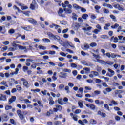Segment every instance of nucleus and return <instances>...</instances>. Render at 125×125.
<instances>
[{"label":"nucleus","mask_w":125,"mask_h":125,"mask_svg":"<svg viewBox=\"0 0 125 125\" xmlns=\"http://www.w3.org/2000/svg\"><path fill=\"white\" fill-rule=\"evenodd\" d=\"M83 19H84V20H86L87 19V18L88 17V15L87 14H83L82 16Z\"/></svg>","instance_id":"nucleus-25"},{"label":"nucleus","mask_w":125,"mask_h":125,"mask_svg":"<svg viewBox=\"0 0 125 125\" xmlns=\"http://www.w3.org/2000/svg\"><path fill=\"white\" fill-rule=\"evenodd\" d=\"M42 41L45 43H48V42H50V40L47 38H44L42 39Z\"/></svg>","instance_id":"nucleus-24"},{"label":"nucleus","mask_w":125,"mask_h":125,"mask_svg":"<svg viewBox=\"0 0 125 125\" xmlns=\"http://www.w3.org/2000/svg\"><path fill=\"white\" fill-rule=\"evenodd\" d=\"M72 27L74 30H75V31H78L80 27H81V25H80V24L78 23H75L72 25Z\"/></svg>","instance_id":"nucleus-5"},{"label":"nucleus","mask_w":125,"mask_h":125,"mask_svg":"<svg viewBox=\"0 0 125 125\" xmlns=\"http://www.w3.org/2000/svg\"><path fill=\"white\" fill-rule=\"evenodd\" d=\"M118 41H119V39L117 38V37H115L114 38V41H113L114 43H117Z\"/></svg>","instance_id":"nucleus-60"},{"label":"nucleus","mask_w":125,"mask_h":125,"mask_svg":"<svg viewBox=\"0 0 125 125\" xmlns=\"http://www.w3.org/2000/svg\"><path fill=\"white\" fill-rule=\"evenodd\" d=\"M73 7L76 10H79V9H81V6L78 5L77 4H74L73 5Z\"/></svg>","instance_id":"nucleus-17"},{"label":"nucleus","mask_w":125,"mask_h":125,"mask_svg":"<svg viewBox=\"0 0 125 125\" xmlns=\"http://www.w3.org/2000/svg\"><path fill=\"white\" fill-rule=\"evenodd\" d=\"M38 47L40 48V49H42L43 50H45V49H46V47L42 45H39Z\"/></svg>","instance_id":"nucleus-44"},{"label":"nucleus","mask_w":125,"mask_h":125,"mask_svg":"<svg viewBox=\"0 0 125 125\" xmlns=\"http://www.w3.org/2000/svg\"><path fill=\"white\" fill-rule=\"evenodd\" d=\"M46 92H47V90H44L43 91H41V93L43 94V95H46Z\"/></svg>","instance_id":"nucleus-62"},{"label":"nucleus","mask_w":125,"mask_h":125,"mask_svg":"<svg viewBox=\"0 0 125 125\" xmlns=\"http://www.w3.org/2000/svg\"><path fill=\"white\" fill-rule=\"evenodd\" d=\"M104 65H114V62L112 61H108L105 62V64Z\"/></svg>","instance_id":"nucleus-23"},{"label":"nucleus","mask_w":125,"mask_h":125,"mask_svg":"<svg viewBox=\"0 0 125 125\" xmlns=\"http://www.w3.org/2000/svg\"><path fill=\"white\" fill-rule=\"evenodd\" d=\"M99 21H100V22L101 24H103V23H104V21H105V19L103 17H101L99 19Z\"/></svg>","instance_id":"nucleus-22"},{"label":"nucleus","mask_w":125,"mask_h":125,"mask_svg":"<svg viewBox=\"0 0 125 125\" xmlns=\"http://www.w3.org/2000/svg\"><path fill=\"white\" fill-rule=\"evenodd\" d=\"M55 125H61V122L60 121H56L54 123Z\"/></svg>","instance_id":"nucleus-64"},{"label":"nucleus","mask_w":125,"mask_h":125,"mask_svg":"<svg viewBox=\"0 0 125 125\" xmlns=\"http://www.w3.org/2000/svg\"><path fill=\"white\" fill-rule=\"evenodd\" d=\"M72 19L74 20H77V19H78V16L77 15V14H76V13H72Z\"/></svg>","instance_id":"nucleus-27"},{"label":"nucleus","mask_w":125,"mask_h":125,"mask_svg":"<svg viewBox=\"0 0 125 125\" xmlns=\"http://www.w3.org/2000/svg\"><path fill=\"white\" fill-rule=\"evenodd\" d=\"M10 123H11V124H12V125H16V122H15V121L14 120V119H10Z\"/></svg>","instance_id":"nucleus-47"},{"label":"nucleus","mask_w":125,"mask_h":125,"mask_svg":"<svg viewBox=\"0 0 125 125\" xmlns=\"http://www.w3.org/2000/svg\"><path fill=\"white\" fill-rule=\"evenodd\" d=\"M63 101L65 102L64 104H67L68 103V102L69 101V99L67 97H64L63 98Z\"/></svg>","instance_id":"nucleus-48"},{"label":"nucleus","mask_w":125,"mask_h":125,"mask_svg":"<svg viewBox=\"0 0 125 125\" xmlns=\"http://www.w3.org/2000/svg\"><path fill=\"white\" fill-rule=\"evenodd\" d=\"M108 71L111 74L109 76V77H113L115 75V71H114L113 70L108 68Z\"/></svg>","instance_id":"nucleus-15"},{"label":"nucleus","mask_w":125,"mask_h":125,"mask_svg":"<svg viewBox=\"0 0 125 125\" xmlns=\"http://www.w3.org/2000/svg\"><path fill=\"white\" fill-rule=\"evenodd\" d=\"M101 51L102 52V53L103 54V56H105V55H106V51L105 50H104V49H102L101 50Z\"/></svg>","instance_id":"nucleus-50"},{"label":"nucleus","mask_w":125,"mask_h":125,"mask_svg":"<svg viewBox=\"0 0 125 125\" xmlns=\"http://www.w3.org/2000/svg\"><path fill=\"white\" fill-rule=\"evenodd\" d=\"M29 70V68L26 66H23V71L27 72Z\"/></svg>","instance_id":"nucleus-61"},{"label":"nucleus","mask_w":125,"mask_h":125,"mask_svg":"<svg viewBox=\"0 0 125 125\" xmlns=\"http://www.w3.org/2000/svg\"><path fill=\"white\" fill-rule=\"evenodd\" d=\"M113 6L114 7H115V8H117L119 10H121L122 11H124V10H125V9L122 7L121 5H120V4H114Z\"/></svg>","instance_id":"nucleus-9"},{"label":"nucleus","mask_w":125,"mask_h":125,"mask_svg":"<svg viewBox=\"0 0 125 125\" xmlns=\"http://www.w3.org/2000/svg\"><path fill=\"white\" fill-rule=\"evenodd\" d=\"M64 10L65 12V13H67L68 14H71L72 13V10L69 8H64Z\"/></svg>","instance_id":"nucleus-18"},{"label":"nucleus","mask_w":125,"mask_h":125,"mask_svg":"<svg viewBox=\"0 0 125 125\" xmlns=\"http://www.w3.org/2000/svg\"><path fill=\"white\" fill-rule=\"evenodd\" d=\"M15 50H16V49L14 47H10L8 48V51H15Z\"/></svg>","instance_id":"nucleus-59"},{"label":"nucleus","mask_w":125,"mask_h":125,"mask_svg":"<svg viewBox=\"0 0 125 125\" xmlns=\"http://www.w3.org/2000/svg\"><path fill=\"white\" fill-rule=\"evenodd\" d=\"M100 38L101 39H109V37H108V36L106 35H102L100 36Z\"/></svg>","instance_id":"nucleus-37"},{"label":"nucleus","mask_w":125,"mask_h":125,"mask_svg":"<svg viewBox=\"0 0 125 125\" xmlns=\"http://www.w3.org/2000/svg\"><path fill=\"white\" fill-rule=\"evenodd\" d=\"M64 90L66 91V93H70V87H69V86H66L64 88Z\"/></svg>","instance_id":"nucleus-28"},{"label":"nucleus","mask_w":125,"mask_h":125,"mask_svg":"<svg viewBox=\"0 0 125 125\" xmlns=\"http://www.w3.org/2000/svg\"><path fill=\"white\" fill-rule=\"evenodd\" d=\"M27 21L29 23H31V24H33V25H36V24H37V21L32 18H28Z\"/></svg>","instance_id":"nucleus-6"},{"label":"nucleus","mask_w":125,"mask_h":125,"mask_svg":"<svg viewBox=\"0 0 125 125\" xmlns=\"http://www.w3.org/2000/svg\"><path fill=\"white\" fill-rule=\"evenodd\" d=\"M111 103H112V104L114 105V106H118V103L114 100L112 101L111 102Z\"/></svg>","instance_id":"nucleus-53"},{"label":"nucleus","mask_w":125,"mask_h":125,"mask_svg":"<svg viewBox=\"0 0 125 125\" xmlns=\"http://www.w3.org/2000/svg\"><path fill=\"white\" fill-rule=\"evenodd\" d=\"M90 46H91V47H95L97 46V44L96 42H92L90 44Z\"/></svg>","instance_id":"nucleus-36"},{"label":"nucleus","mask_w":125,"mask_h":125,"mask_svg":"<svg viewBox=\"0 0 125 125\" xmlns=\"http://www.w3.org/2000/svg\"><path fill=\"white\" fill-rule=\"evenodd\" d=\"M56 108L58 110H59V111H61L62 110V106H61V105H57Z\"/></svg>","instance_id":"nucleus-52"},{"label":"nucleus","mask_w":125,"mask_h":125,"mask_svg":"<svg viewBox=\"0 0 125 125\" xmlns=\"http://www.w3.org/2000/svg\"><path fill=\"white\" fill-rule=\"evenodd\" d=\"M101 82H102L101 80L99 79H96L95 80L96 83H101Z\"/></svg>","instance_id":"nucleus-54"},{"label":"nucleus","mask_w":125,"mask_h":125,"mask_svg":"<svg viewBox=\"0 0 125 125\" xmlns=\"http://www.w3.org/2000/svg\"><path fill=\"white\" fill-rule=\"evenodd\" d=\"M47 36H48V37H49V38H53V36H54V35H53L51 32H48L47 33Z\"/></svg>","instance_id":"nucleus-56"},{"label":"nucleus","mask_w":125,"mask_h":125,"mask_svg":"<svg viewBox=\"0 0 125 125\" xmlns=\"http://www.w3.org/2000/svg\"><path fill=\"white\" fill-rule=\"evenodd\" d=\"M19 49L20 50H24V52H28V50L27 49L26 46H23L20 45Z\"/></svg>","instance_id":"nucleus-11"},{"label":"nucleus","mask_w":125,"mask_h":125,"mask_svg":"<svg viewBox=\"0 0 125 125\" xmlns=\"http://www.w3.org/2000/svg\"><path fill=\"white\" fill-rule=\"evenodd\" d=\"M90 124H91V125H96V121H95L94 119H91L90 121Z\"/></svg>","instance_id":"nucleus-45"},{"label":"nucleus","mask_w":125,"mask_h":125,"mask_svg":"<svg viewBox=\"0 0 125 125\" xmlns=\"http://www.w3.org/2000/svg\"><path fill=\"white\" fill-rule=\"evenodd\" d=\"M93 56L96 58V59H100L101 57L99 55H95L94 53H93Z\"/></svg>","instance_id":"nucleus-34"},{"label":"nucleus","mask_w":125,"mask_h":125,"mask_svg":"<svg viewBox=\"0 0 125 125\" xmlns=\"http://www.w3.org/2000/svg\"><path fill=\"white\" fill-rule=\"evenodd\" d=\"M106 92H111L112 91V89L111 88H106L105 89Z\"/></svg>","instance_id":"nucleus-63"},{"label":"nucleus","mask_w":125,"mask_h":125,"mask_svg":"<svg viewBox=\"0 0 125 125\" xmlns=\"http://www.w3.org/2000/svg\"><path fill=\"white\" fill-rule=\"evenodd\" d=\"M9 34L12 35V34H14L15 33V30L13 29H11L8 31Z\"/></svg>","instance_id":"nucleus-38"},{"label":"nucleus","mask_w":125,"mask_h":125,"mask_svg":"<svg viewBox=\"0 0 125 125\" xmlns=\"http://www.w3.org/2000/svg\"><path fill=\"white\" fill-rule=\"evenodd\" d=\"M81 63L82 64H83V65H86V66H92V64L91 63H86V62H85V61H81Z\"/></svg>","instance_id":"nucleus-30"},{"label":"nucleus","mask_w":125,"mask_h":125,"mask_svg":"<svg viewBox=\"0 0 125 125\" xmlns=\"http://www.w3.org/2000/svg\"><path fill=\"white\" fill-rule=\"evenodd\" d=\"M90 108L91 110H95L96 106L94 104H90Z\"/></svg>","instance_id":"nucleus-51"},{"label":"nucleus","mask_w":125,"mask_h":125,"mask_svg":"<svg viewBox=\"0 0 125 125\" xmlns=\"http://www.w3.org/2000/svg\"><path fill=\"white\" fill-rule=\"evenodd\" d=\"M94 93L95 95H98L100 94V93H101V92L100 91L96 90L94 92Z\"/></svg>","instance_id":"nucleus-58"},{"label":"nucleus","mask_w":125,"mask_h":125,"mask_svg":"<svg viewBox=\"0 0 125 125\" xmlns=\"http://www.w3.org/2000/svg\"><path fill=\"white\" fill-rule=\"evenodd\" d=\"M16 100V96H12L11 98L9 99L8 103L9 105H11L13 102Z\"/></svg>","instance_id":"nucleus-4"},{"label":"nucleus","mask_w":125,"mask_h":125,"mask_svg":"<svg viewBox=\"0 0 125 125\" xmlns=\"http://www.w3.org/2000/svg\"><path fill=\"white\" fill-rule=\"evenodd\" d=\"M66 43L68 44V45H69V46H70V47H72V48H75V46H74V45L72 43H70V42H69L68 41H67Z\"/></svg>","instance_id":"nucleus-39"},{"label":"nucleus","mask_w":125,"mask_h":125,"mask_svg":"<svg viewBox=\"0 0 125 125\" xmlns=\"http://www.w3.org/2000/svg\"><path fill=\"white\" fill-rule=\"evenodd\" d=\"M118 27H119V24L115 23L114 25H112L111 28H112V29H116Z\"/></svg>","instance_id":"nucleus-40"},{"label":"nucleus","mask_w":125,"mask_h":125,"mask_svg":"<svg viewBox=\"0 0 125 125\" xmlns=\"http://www.w3.org/2000/svg\"><path fill=\"white\" fill-rule=\"evenodd\" d=\"M0 100L5 101L6 100V96L2 94H0Z\"/></svg>","instance_id":"nucleus-13"},{"label":"nucleus","mask_w":125,"mask_h":125,"mask_svg":"<svg viewBox=\"0 0 125 125\" xmlns=\"http://www.w3.org/2000/svg\"><path fill=\"white\" fill-rule=\"evenodd\" d=\"M13 8L14 9H17V10H18V12H19V13H20V12H22V13L23 14H25V15H26V16H30V13H31V11H25L23 12L22 11H21L20 9H19V8L17 7V6H13Z\"/></svg>","instance_id":"nucleus-1"},{"label":"nucleus","mask_w":125,"mask_h":125,"mask_svg":"<svg viewBox=\"0 0 125 125\" xmlns=\"http://www.w3.org/2000/svg\"><path fill=\"white\" fill-rule=\"evenodd\" d=\"M101 7L98 5H96L95 6V9L97 10V12L99 13V9H100Z\"/></svg>","instance_id":"nucleus-41"},{"label":"nucleus","mask_w":125,"mask_h":125,"mask_svg":"<svg viewBox=\"0 0 125 125\" xmlns=\"http://www.w3.org/2000/svg\"><path fill=\"white\" fill-rule=\"evenodd\" d=\"M48 100L49 101V104L51 106H52L55 103L54 101H53V98H52V97H50L49 98Z\"/></svg>","instance_id":"nucleus-14"},{"label":"nucleus","mask_w":125,"mask_h":125,"mask_svg":"<svg viewBox=\"0 0 125 125\" xmlns=\"http://www.w3.org/2000/svg\"><path fill=\"white\" fill-rule=\"evenodd\" d=\"M16 88L17 90H19V91H20V90H22V87H21L19 85L16 86Z\"/></svg>","instance_id":"nucleus-57"},{"label":"nucleus","mask_w":125,"mask_h":125,"mask_svg":"<svg viewBox=\"0 0 125 125\" xmlns=\"http://www.w3.org/2000/svg\"><path fill=\"white\" fill-rule=\"evenodd\" d=\"M63 72L65 73H71V70L67 68H64L63 69Z\"/></svg>","instance_id":"nucleus-49"},{"label":"nucleus","mask_w":125,"mask_h":125,"mask_svg":"<svg viewBox=\"0 0 125 125\" xmlns=\"http://www.w3.org/2000/svg\"><path fill=\"white\" fill-rule=\"evenodd\" d=\"M95 62H97V63H100V64H102V65H104L106 64V62L105 61H103L102 60H99L98 59H96L94 61Z\"/></svg>","instance_id":"nucleus-8"},{"label":"nucleus","mask_w":125,"mask_h":125,"mask_svg":"<svg viewBox=\"0 0 125 125\" xmlns=\"http://www.w3.org/2000/svg\"><path fill=\"white\" fill-rule=\"evenodd\" d=\"M53 39L55 40L59 41L60 40V37L57 35H53V37H52Z\"/></svg>","instance_id":"nucleus-31"},{"label":"nucleus","mask_w":125,"mask_h":125,"mask_svg":"<svg viewBox=\"0 0 125 125\" xmlns=\"http://www.w3.org/2000/svg\"><path fill=\"white\" fill-rule=\"evenodd\" d=\"M64 87H65V85H64V84H61L59 86V88L60 90H63Z\"/></svg>","instance_id":"nucleus-29"},{"label":"nucleus","mask_w":125,"mask_h":125,"mask_svg":"<svg viewBox=\"0 0 125 125\" xmlns=\"http://www.w3.org/2000/svg\"><path fill=\"white\" fill-rule=\"evenodd\" d=\"M23 84L24 86H25V87H26V88H28L29 87V83H28V81H27V80L23 82Z\"/></svg>","instance_id":"nucleus-21"},{"label":"nucleus","mask_w":125,"mask_h":125,"mask_svg":"<svg viewBox=\"0 0 125 125\" xmlns=\"http://www.w3.org/2000/svg\"><path fill=\"white\" fill-rule=\"evenodd\" d=\"M110 18H111V19H112L114 22H117V19H116V17L115 16H114L113 15H110Z\"/></svg>","instance_id":"nucleus-26"},{"label":"nucleus","mask_w":125,"mask_h":125,"mask_svg":"<svg viewBox=\"0 0 125 125\" xmlns=\"http://www.w3.org/2000/svg\"><path fill=\"white\" fill-rule=\"evenodd\" d=\"M22 29H23V30H25V31H32L33 28L31 26H27V27H22Z\"/></svg>","instance_id":"nucleus-12"},{"label":"nucleus","mask_w":125,"mask_h":125,"mask_svg":"<svg viewBox=\"0 0 125 125\" xmlns=\"http://www.w3.org/2000/svg\"><path fill=\"white\" fill-rule=\"evenodd\" d=\"M58 102L60 105H64V102H63V99L62 98L58 99Z\"/></svg>","instance_id":"nucleus-19"},{"label":"nucleus","mask_w":125,"mask_h":125,"mask_svg":"<svg viewBox=\"0 0 125 125\" xmlns=\"http://www.w3.org/2000/svg\"><path fill=\"white\" fill-rule=\"evenodd\" d=\"M96 27L97 28V29L101 32L102 30V28H101V26H100V24H97L96 26Z\"/></svg>","instance_id":"nucleus-42"},{"label":"nucleus","mask_w":125,"mask_h":125,"mask_svg":"<svg viewBox=\"0 0 125 125\" xmlns=\"http://www.w3.org/2000/svg\"><path fill=\"white\" fill-rule=\"evenodd\" d=\"M82 49L83 50H87V49H89V45L87 44H85L82 46H81Z\"/></svg>","instance_id":"nucleus-10"},{"label":"nucleus","mask_w":125,"mask_h":125,"mask_svg":"<svg viewBox=\"0 0 125 125\" xmlns=\"http://www.w3.org/2000/svg\"><path fill=\"white\" fill-rule=\"evenodd\" d=\"M61 79H66L67 78V73L64 72H60L59 75Z\"/></svg>","instance_id":"nucleus-7"},{"label":"nucleus","mask_w":125,"mask_h":125,"mask_svg":"<svg viewBox=\"0 0 125 125\" xmlns=\"http://www.w3.org/2000/svg\"><path fill=\"white\" fill-rule=\"evenodd\" d=\"M17 114L19 116L20 120H24V115L22 114V111L20 110H17Z\"/></svg>","instance_id":"nucleus-3"},{"label":"nucleus","mask_w":125,"mask_h":125,"mask_svg":"<svg viewBox=\"0 0 125 125\" xmlns=\"http://www.w3.org/2000/svg\"><path fill=\"white\" fill-rule=\"evenodd\" d=\"M78 105L79 106V107H80V108L81 109H83V103L81 102H78Z\"/></svg>","instance_id":"nucleus-46"},{"label":"nucleus","mask_w":125,"mask_h":125,"mask_svg":"<svg viewBox=\"0 0 125 125\" xmlns=\"http://www.w3.org/2000/svg\"><path fill=\"white\" fill-rule=\"evenodd\" d=\"M11 109H12V106H11V105H6L5 106V110H6V111H8L9 110H11Z\"/></svg>","instance_id":"nucleus-20"},{"label":"nucleus","mask_w":125,"mask_h":125,"mask_svg":"<svg viewBox=\"0 0 125 125\" xmlns=\"http://www.w3.org/2000/svg\"><path fill=\"white\" fill-rule=\"evenodd\" d=\"M18 71H19V69L18 68H16V71L14 73L11 72L10 75H12V76H13V75H17V74H18Z\"/></svg>","instance_id":"nucleus-33"},{"label":"nucleus","mask_w":125,"mask_h":125,"mask_svg":"<svg viewBox=\"0 0 125 125\" xmlns=\"http://www.w3.org/2000/svg\"><path fill=\"white\" fill-rule=\"evenodd\" d=\"M91 74H93L95 77H97V76H99V73L96 71H92L91 72Z\"/></svg>","instance_id":"nucleus-32"},{"label":"nucleus","mask_w":125,"mask_h":125,"mask_svg":"<svg viewBox=\"0 0 125 125\" xmlns=\"http://www.w3.org/2000/svg\"><path fill=\"white\" fill-rule=\"evenodd\" d=\"M62 7H63L64 8H66L67 7V6H68V5H69V1H65L64 2V3H62Z\"/></svg>","instance_id":"nucleus-16"},{"label":"nucleus","mask_w":125,"mask_h":125,"mask_svg":"<svg viewBox=\"0 0 125 125\" xmlns=\"http://www.w3.org/2000/svg\"><path fill=\"white\" fill-rule=\"evenodd\" d=\"M63 12L64 10L63 9H62V8H60L59 11H58L59 16L65 18L66 16H65V14H63Z\"/></svg>","instance_id":"nucleus-2"},{"label":"nucleus","mask_w":125,"mask_h":125,"mask_svg":"<svg viewBox=\"0 0 125 125\" xmlns=\"http://www.w3.org/2000/svg\"><path fill=\"white\" fill-rule=\"evenodd\" d=\"M60 24L62 25H66L67 22L65 21H62L60 22Z\"/></svg>","instance_id":"nucleus-55"},{"label":"nucleus","mask_w":125,"mask_h":125,"mask_svg":"<svg viewBox=\"0 0 125 125\" xmlns=\"http://www.w3.org/2000/svg\"><path fill=\"white\" fill-rule=\"evenodd\" d=\"M0 84L2 85H5V86H6V87H8V85H7V84H6V82L3 81Z\"/></svg>","instance_id":"nucleus-43"},{"label":"nucleus","mask_w":125,"mask_h":125,"mask_svg":"<svg viewBox=\"0 0 125 125\" xmlns=\"http://www.w3.org/2000/svg\"><path fill=\"white\" fill-rule=\"evenodd\" d=\"M70 67H71V68H76L77 67H78V65L76 63H71L70 64Z\"/></svg>","instance_id":"nucleus-35"}]
</instances>
